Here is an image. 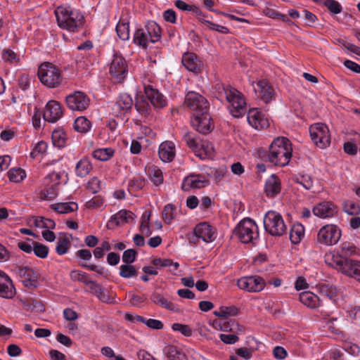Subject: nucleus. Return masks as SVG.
I'll use <instances>...</instances> for the list:
<instances>
[{
  "label": "nucleus",
  "instance_id": "f257e3e1",
  "mask_svg": "<svg viewBox=\"0 0 360 360\" xmlns=\"http://www.w3.org/2000/svg\"><path fill=\"white\" fill-rule=\"evenodd\" d=\"M292 152L290 141L285 137H278L269 147L268 159L275 165L284 167L289 163Z\"/></svg>",
  "mask_w": 360,
  "mask_h": 360
},
{
  "label": "nucleus",
  "instance_id": "f03ea898",
  "mask_svg": "<svg viewBox=\"0 0 360 360\" xmlns=\"http://www.w3.org/2000/svg\"><path fill=\"white\" fill-rule=\"evenodd\" d=\"M58 25L70 32H76L84 22L83 15L70 8H58L56 11Z\"/></svg>",
  "mask_w": 360,
  "mask_h": 360
},
{
  "label": "nucleus",
  "instance_id": "7ed1b4c3",
  "mask_svg": "<svg viewBox=\"0 0 360 360\" xmlns=\"http://www.w3.org/2000/svg\"><path fill=\"white\" fill-rule=\"evenodd\" d=\"M356 247L350 242H344L339 246L337 252H331L326 255V262L335 269L342 266L347 262L353 261L349 257L356 255Z\"/></svg>",
  "mask_w": 360,
  "mask_h": 360
},
{
  "label": "nucleus",
  "instance_id": "20e7f679",
  "mask_svg": "<svg viewBox=\"0 0 360 360\" xmlns=\"http://www.w3.org/2000/svg\"><path fill=\"white\" fill-rule=\"evenodd\" d=\"M37 74L41 82L49 88H56L61 84L60 71L51 63H43L39 67Z\"/></svg>",
  "mask_w": 360,
  "mask_h": 360
},
{
  "label": "nucleus",
  "instance_id": "39448f33",
  "mask_svg": "<svg viewBox=\"0 0 360 360\" xmlns=\"http://www.w3.org/2000/svg\"><path fill=\"white\" fill-rule=\"evenodd\" d=\"M243 243H253L259 237L258 227L251 219H244L238 224L233 231Z\"/></svg>",
  "mask_w": 360,
  "mask_h": 360
},
{
  "label": "nucleus",
  "instance_id": "423d86ee",
  "mask_svg": "<svg viewBox=\"0 0 360 360\" xmlns=\"http://www.w3.org/2000/svg\"><path fill=\"white\" fill-rule=\"evenodd\" d=\"M264 226L266 231L273 236H281L287 232L282 216L274 211H269L265 214Z\"/></svg>",
  "mask_w": 360,
  "mask_h": 360
},
{
  "label": "nucleus",
  "instance_id": "0eeeda50",
  "mask_svg": "<svg viewBox=\"0 0 360 360\" xmlns=\"http://www.w3.org/2000/svg\"><path fill=\"white\" fill-rule=\"evenodd\" d=\"M312 141L320 148H325L330 143V136L328 127L323 123H316L309 128Z\"/></svg>",
  "mask_w": 360,
  "mask_h": 360
},
{
  "label": "nucleus",
  "instance_id": "6e6552de",
  "mask_svg": "<svg viewBox=\"0 0 360 360\" xmlns=\"http://www.w3.org/2000/svg\"><path fill=\"white\" fill-rule=\"evenodd\" d=\"M184 105L188 108L194 116L195 112H203L209 110L210 104L207 100L198 93L188 92L185 97Z\"/></svg>",
  "mask_w": 360,
  "mask_h": 360
},
{
  "label": "nucleus",
  "instance_id": "1a4fd4ad",
  "mask_svg": "<svg viewBox=\"0 0 360 360\" xmlns=\"http://www.w3.org/2000/svg\"><path fill=\"white\" fill-rule=\"evenodd\" d=\"M341 237L340 229L334 224H327L323 226L318 232V243L325 245L336 244Z\"/></svg>",
  "mask_w": 360,
  "mask_h": 360
},
{
  "label": "nucleus",
  "instance_id": "9d476101",
  "mask_svg": "<svg viewBox=\"0 0 360 360\" xmlns=\"http://www.w3.org/2000/svg\"><path fill=\"white\" fill-rule=\"evenodd\" d=\"M193 127L199 133L207 134L214 129V124L209 110L201 112H195L191 120Z\"/></svg>",
  "mask_w": 360,
  "mask_h": 360
},
{
  "label": "nucleus",
  "instance_id": "9b49d317",
  "mask_svg": "<svg viewBox=\"0 0 360 360\" xmlns=\"http://www.w3.org/2000/svg\"><path fill=\"white\" fill-rule=\"evenodd\" d=\"M14 271L20 278L25 287L30 290H34L38 286L39 275L32 269L27 266H18L15 268Z\"/></svg>",
  "mask_w": 360,
  "mask_h": 360
},
{
  "label": "nucleus",
  "instance_id": "f8f14e48",
  "mask_svg": "<svg viewBox=\"0 0 360 360\" xmlns=\"http://www.w3.org/2000/svg\"><path fill=\"white\" fill-rule=\"evenodd\" d=\"M66 104L72 110L83 111L86 110L89 104L90 99L82 91H75L66 96Z\"/></svg>",
  "mask_w": 360,
  "mask_h": 360
},
{
  "label": "nucleus",
  "instance_id": "ddd939ff",
  "mask_svg": "<svg viewBox=\"0 0 360 360\" xmlns=\"http://www.w3.org/2000/svg\"><path fill=\"white\" fill-rule=\"evenodd\" d=\"M237 285L240 289L248 292H259L264 289L265 282L259 276H248L238 279Z\"/></svg>",
  "mask_w": 360,
  "mask_h": 360
},
{
  "label": "nucleus",
  "instance_id": "4468645a",
  "mask_svg": "<svg viewBox=\"0 0 360 360\" xmlns=\"http://www.w3.org/2000/svg\"><path fill=\"white\" fill-rule=\"evenodd\" d=\"M110 73L117 82H122L127 74V63L124 58L115 55L110 65Z\"/></svg>",
  "mask_w": 360,
  "mask_h": 360
},
{
  "label": "nucleus",
  "instance_id": "2eb2a0df",
  "mask_svg": "<svg viewBox=\"0 0 360 360\" xmlns=\"http://www.w3.org/2000/svg\"><path fill=\"white\" fill-rule=\"evenodd\" d=\"M227 101L231 104L230 112L233 117L239 118L246 113V103L238 90L236 94H232V96L227 98Z\"/></svg>",
  "mask_w": 360,
  "mask_h": 360
},
{
  "label": "nucleus",
  "instance_id": "dca6fc26",
  "mask_svg": "<svg viewBox=\"0 0 360 360\" xmlns=\"http://www.w3.org/2000/svg\"><path fill=\"white\" fill-rule=\"evenodd\" d=\"M247 119L248 123L256 129H266L270 125L269 118L256 108L248 111Z\"/></svg>",
  "mask_w": 360,
  "mask_h": 360
},
{
  "label": "nucleus",
  "instance_id": "f3484780",
  "mask_svg": "<svg viewBox=\"0 0 360 360\" xmlns=\"http://www.w3.org/2000/svg\"><path fill=\"white\" fill-rule=\"evenodd\" d=\"M63 115V111L60 103L56 101H50L46 105L43 113V117L45 121L49 122H56Z\"/></svg>",
  "mask_w": 360,
  "mask_h": 360
},
{
  "label": "nucleus",
  "instance_id": "a211bd4d",
  "mask_svg": "<svg viewBox=\"0 0 360 360\" xmlns=\"http://www.w3.org/2000/svg\"><path fill=\"white\" fill-rule=\"evenodd\" d=\"M194 233L195 237L201 238L205 243H210L216 238L214 229L206 222L198 224L194 229Z\"/></svg>",
  "mask_w": 360,
  "mask_h": 360
},
{
  "label": "nucleus",
  "instance_id": "6ab92c4d",
  "mask_svg": "<svg viewBox=\"0 0 360 360\" xmlns=\"http://www.w3.org/2000/svg\"><path fill=\"white\" fill-rule=\"evenodd\" d=\"M337 212V206L329 201L320 202L313 208L314 214L321 218L332 217Z\"/></svg>",
  "mask_w": 360,
  "mask_h": 360
},
{
  "label": "nucleus",
  "instance_id": "aec40b11",
  "mask_svg": "<svg viewBox=\"0 0 360 360\" xmlns=\"http://www.w3.org/2000/svg\"><path fill=\"white\" fill-rule=\"evenodd\" d=\"M207 185L203 176L200 174H191L184 178L181 189L184 191H189L191 188H202Z\"/></svg>",
  "mask_w": 360,
  "mask_h": 360
},
{
  "label": "nucleus",
  "instance_id": "412c9836",
  "mask_svg": "<svg viewBox=\"0 0 360 360\" xmlns=\"http://www.w3.org/2000/svg\"><path fill=\"white\" fill-rule=\"evenodd\" d=\"M144 91L146 97L155 108H162L167 105L165 96L152 86H145Z\"/></svg>",
  "mask_w": 360,
  "mask_h": 360
},
{
  "label": "nucleus",
  "instance_id": "4be33fe9",
  "mask_svg": "<svg viewBox=\"0 0 360 360\" xmlns=\"http://www.w3.org/2000/svg\"><path fill=\"white\" fill-rule=\"evenodd\" d=\"M15 294V290L11 278L0 270V297L12 298Z\"/></svg>",
  "mask_w": 360,
  "mask_h": 360
},
{
  "label": "nucleus",
  "instance_id": "5701e85b",
  "mask_svg": "<svg viewBox=\"0 0 360 360\" xmlns=\"http://www.w3.org/2000/svg\"><path fill=\"white\" fill-rule=\"evenodd\" d=\"M337 269L343 274L353 278L360 283V261L354 259L349 263L347 262Z\"/></svg>",
  "mask_w": 360,
  "mask_h": 360
},
{
  "label": "nucleus",
  "instance_id": "b1692460",
  "mask_svg": "<svg viewBox=\"0 0 360 360\" xmlns=\"http://www.w3.org/2000/svg\"><path fill=\"white\" fill-rule=\"evenodd\" d=\"M158 154L164 162H170L175 157V147L172 141H165L160 145Z\"/></svg>",
  "mask_w": 360,
  "mask_h": 360
},
{
  "label": "nucleus",
  "instance_id": "393cba45",
  "mask_svg": "<svg viewBox=\"0 0 360 360\" xmlns=\"http://www.w3.org/2000/svg\"><path fill=\"white\" fill-rule=\"evenodd\" d=\"M281 181L276 175L272 174L266 179L264 186V192L267 197L274 198L281 192Z\"/></svg>",
  "mask_w": 360,
  "mask_h": 360
},
{
  "label": "nucleus",
  "instance_id": "a878e982",
  "mask_svg": "<svg viewBox=\"0 0 360 360\" xmlns=\"http://www.w3.org/2000/svg\"><path fill=\"white\" fill-rule=\"evenodd\" d=\"M257 89L255 88L256 93H259V96L266 103L269 102L274 95V89L265 80H260L257 84Z\"/></svg>",
  "mask_w": 360,
  "mask_h": 360
},
{
  "label": "nucleus",
  "instance_id": "bb28decb",
  "mask_svg": "<svg viewBox=\"0 0 360 360\" xmlns=\"http://www.w3.org/2000/svg\"><path fill=\"white\" fill-rule=\"evenodd\" d=\"M299 300L303 304L313 309L322 305V300L320 297L309 291L300 293Z\"/></svg>",
  "mask_w": 360,
  "mask_h": 360
},
{
  "label": "nucleus",
  "instance_id": "cd10ccee",
  "mask_svg": "<svg viewBox=\"0 0 360 360\" xmlns=\"http://www.w3.org/2000/svg\"><path fill=\"white\" fill-rule=\"evenodd\" d=\"M214 323L217 325L221 330L225 332L243 333L245 330V328L234 320H222L219 322L214 321Z\"/></svg>",
  "mask_w": 360,
  "mask_h": 360
},
{
  "label": "nucleus",
  "instance_id": "c85d7f7f",
  "mask_svg": "<svg viewBox=\"0 0 360 360\" xmlns=\"http://www.w3.org/2000/svg\"><path fill=\"white\" fill-rule=\"evenodd\" d=\"M182 63L185 68L191 72H198L200 70V61L197 56L193 53H186L182 56Z\"/></svg>",
  "mask_w": 360,
  "mask_h": 360
},
{
  "label": "nucleus",
  "instance_id": "c756f323",
  "mask_svg": "<svg viewBox=\"0 0 360 360\" xmlns=\"http://www.w3.org/2000/svg\"><path fill=\"white\" fill-rule=\"evenodd\" d=\"M150 300L155 304L162 308L167 309L169 311H176V306L172 302L167 300L160 292L154 291L150 297Z\"/></svg>",
  "mask_w": 360,
  "mask_h": 360
},
{
  "label": "nucleus",
  "instance_id": "7c9ffc66",
  "mask_svg": "<svg viewBox=\"0 0 360 360\" xmlns=\"http://www.w3.org/2000/svg\"><path fill=\"white\" fill-rule=\"evenodd\" d=\"M146 32L150 42L155 43L161 37V28L155 21H149L143 28Z\"/></svg>",
  "mask_w": 360,
  "mask_h": 360
},
{
  "label": "nucleus",
  "instance_id": "2f4dec72",
  "mask_svg": "<svg viewBox=\"0 0 360 360\" xmlns=\"http://www.w3.org/2000/svg\"><path fill=\"white\" fill-rule=\"evenodd\" d=\"M91 292L96 295V297L104 302H108L110 300L109 295L106 293L102 285L96 281L90 280L89 284Z\"/></svg>",
  "mask_w": 360,
  "mask_h": 360
},
{
  "label": "nucleus",
  "instance_id": "473e14b6",
  "mask_svg": "<svg viewBox=\"0 0 360 360\" xmlns=\"http://www.w3.org/2000/svg\"><path fill=\"white\" fill-rule=\"evenodd\" d=\"M51 207L59 214H68L77 210L78 205L75 202H58L52 204Z\"/></svg>",
  "mask_w": 360,
  "mask_h": 360
},
{
  "label": "nucleus",
  "instance_id": "72a5a7b5",
  "mask_svg": "<svg viewBox=\"0 0 360 360\" xmlns=\"http://www.w3.org/2000/svg\"><path fill=\"white\" fill-rule=\"evenodd\" d=\"M214 153L213 144L207 141H201L199 143L198 152H196L195 155L200 159H205L211 157Z\"/></svg>",
  "mask_w": 360,
  "mask_h": 360
},
{
  "label": "nucleus",
  "instance_id": "f704fd0d",
  "mask_svg": "<svg viewBox=\"0 0 360 360\" xmlns=\"http://www.w3.org/2000/svg\"><path fill=\"white\" fill-rule=\"evenodd\" d=\"M164 352L169 360H188L186 355L173 345L167 346L164 349Z\"/></svg>",
  "mask_w": 360,
  "mask_h": 360
},
{
  "label": "nucleus",
  "instance_id": "c9c22d12",
  "mask_svg": "<svg viewBox=\"0 0 360 360\" xmlns=\"http://www.w3.org/2000/svg\"><path fill=\"white\" fill-rule=\"evenodd\" d=\"M92 169L91 164L87 158H83L76 165L75 172L77 176L84 177Z\"/></svg>",
  "mask_w": 360,
  "mask_h": 360
},
{
  "label": "nucleus",
  "instance_id": "e433bc0d",
  "mask_svg": "<svg viewBox=\"0 0 360 360\" xmlns=\"http://www.w3.org/2000/svg\"><path fill=\"white\" fill-rule=\"evenodd\" d=\"M320 294V299L322 300V302L324 299H328L334 301L337 297V289L333 285H322L319 287V290Z\"/></svg>",
  "mask_w": 360,
  "mask_h": 360
},
{
  "label": "nucleus",
  "instance_id": "4c0bfd02",
  "mask_svg": "<svg viewBox=\"0 0 360 360\" xmlns=\"http://www.w3.org/2000/svg\"><path fill=\"white\" fill-rule=\"evenodd\" d=\"M133 105V100L127 94H122L119 96L115 106L123 111L129 110Z\"/></svg>",
  "mask_w": 360,
  "mask_h": 360
},
{
  "label": "nucleus",
  "instance_id": "58836bf2",
  "mask_svg": "<svg viewBox=\"0 0 360 360\" xmlns=\"http://www.w3.org/2000/svg\"><path fill=\"white\" fill-rule=\"evenodd\" d=\"M70 241L68 237L65 234L62 233L59 236L57 240L56 247V251L59 255H65L68 252V250L70 246Z\"/></svg>",
  "mask_w": 360,
  "mask_h": 360
},
{
  "label": "nucleus",
  "instance_id": "ea45409f",
  "mask_svg": "<svg viewBox=\"0 0 360 360\" xmlns=\"http://www.w3.org/2000/svg\"><path fill=\"white\" fill-rule=\"evenodd\" d=\"M149 37L143 28L138 29L134 34V42L137 45L147 49Z\"/></svg>",
  "mask_w": 360,
  "mask_h": 360
},
{
  "label": "nucleus",
  "instance_id": "a19ab883",
  "mask_svg": "<svg viewBox=\"0 0 360 360\" xmlns=\"http://www.w3.org/2000/svg\"><path fill=\"white\" fill-rule=\"evenodd\" d=\"M135 108L140 114L143 115L146 117L150 114V105L148 101L143 96L136 98Z\"/></svg>",
  "mask_w": 360,
  "mask_h": 360
},
{
  "label": "nucleus",
  "instance_id": "79ce46f5",
  "mask_svg": "<svg viewBox=\"0 0 360 360\" xmlns=\"http://www.w3.org/2000/svg\"><path fill=\"white\" fill-rule=\"evenodd\" d=\"M91 122L85 117H77L74 123V128L77 131L81 133L87 132L91 128Z\"/></svg>",
  "mask_w": 360,
  "mask_h": 360
},
{
  "label": "nucleus",
  "instance_id": "37998d69",
  "mask_svg": "<svg viewBox=\"0 0 360 360\" xmlns=\"http://www.w3.org/2000/svg\"><path fill=\"white\" fill-rule=\"evenodd\" d=\"M114 154V150L111 148H99L95 150L92 155L93 157L98 160L106 161L112 157Z\"/></svg>",
  "mask_w": 360,
  "mask_h": 360
},
{
  "label": "nucleus",
  "instance_id": "c03bdc74",
  "mask_svg": "<svg viewBox=\"0 0 360 360\" xmlns=\"http://www.w3.org/2000/svg\"><path fill=\"white\" fill-rule=\"evenodd\" d=\"M214 89L217 91L220 97H225L227 100L228 98L232 96V94H236V89L232 88L229 85H225L222 83H217L214 86Z\"/></svg>",
  "mask_w": 360,
  "mask_h": 360
},
{
  "label": "nucleus",
  "instance_id": "a18cd8bd",
  "mask_svg": "<svg viewBox=\"0 0 360 360\" xmlns=\"http://www.w3.org/2000/svg\"><path fill=\"white\" fill-rule=\"evenodd\" d=\"M27 240L32 241L33 245V252L37 257L44 259L48 256L49 248L46 245L34 240H32L30 238H27Z\"/></svg>",
  "mask_w": 360,
  "mask_h": 360
},
{
  "label": "nucleus",
  "instance_id": "49530a36",
  "mask_svg": "<svg viewBox=\"0 0 360 360\" xmlns=\"http://www.w3.org/2000/svg\"><path fill=\"white\" fill-rule=\"evenodd\" d=\"M138 271L135 266L131 264H123L120 266V276L124 278L136 277Z\"/></svg>",
  "mask_w": 360,
  "mask_h": 360
},
{
  "label": "nucleus",
  "instance_id": "de8ad7c7",
  "mask_svg": "<svg viewBox=\"0 0 360 360\" xmlns=\"http://www.w3.org/2000/svg\"><path fill=\"white\" fill-rule=\"evenodd\" d=\"M343 211L349 215L356 216L360 212V206L353 200H345L343 202Z\"/></svg>",
  "mask_w": 360,
  "mask_h": 360
},
{
  "label": "nucleus",
  "instance_id": "09e8293b",
  "mask_svg": "<svg viewBox=\"0 0 360 360\" xmlns=\"http://www.w3.org/2000/svg\"><path fill=\"white\" fill-rule=\"evenodd\" d=\"M303 236L304 229L302 226H293L290 230V239L291 242L294 244L299 243Z\"/></svg>",
  "mask_w": 360,
  "mask_h": 360
},
{
  "label": "nucleus",
  "instance_id": "8fccbe9b",
  "mask_svg": "<svg viewBox=\"0 0 360 360\" xmlns=\"http://www.w3.org/2000/svg\"><path fill=\"white\" fill-rule=\"evenodd\" d=\"M9 180L13 182L19 183L26 176L25 172L20 168L11 169L8 172Z\"/></svg>",
  "mask_w": 360,
  "mask_h": 360
},
{
  "label": "nucleus",
  "instance_id": "3c124183",
  "mask_svg": "<svg viewBox=\"0 0 360 360\" xmlns=\"http://www.w3.org/2000/svg\"><path fill=\"white\" fill-rule=\"evenodd\" d=\"M116 32L119 38L126 41L129 38V25L128 22H119L116 26Z\"/></svg>",
  "mask_w": 360,
  "mask_h": 360
},
{
  "label": "nucleus",
  "instance_id": "603ef678",
  "mask_svg": "<svg viewBox=\"0 0 360 360\" xmlns=\"http://www.w3.org/2000/svg\"><path fill=\"white\" fill-rule=\"evenodd\" d=\"M51 138L55 146L62 148L65 146L66 134L63 131L54 130L52 133Z\"/></svg>",
  "mask_w": 360,
  "mask_h": 360
},
{
  "label": "nucleus",
  "instance_id": "864d4df0",
  "mask_svg": "<svg viewBox=\"0 0 360 360\" xmlns=\"http://www.w3.org/2000/svg\"><path fill=\"white\" fill-rule=\"evenodd\" d=\"M70 276L72 281H79L85 285L89 284L91 280L86 273L79 270H72L70 274Z\"/></svg>",
  "mask_w": 360,
  "mask_h": 360
},
{
  "label": "nucleus",
  "instance_id": "5fc2aeb1",
  "mask_svg": "<svg viewBox=\"0 0 360 360\" xmlns=\"http://www.w3.org/2000/svg\"><path fill=\"white\" fill-rule=\"evenodd\" d=\"M175 217V207L172 204H167L165 206L162 211V219L164 221L169 224Z\"/></svg>",
  "mask_w": 360,
  "mask_h": 360
},
{
  "label": "nucleus",
  "instance_id": "6e6d98bb",
  "mask_svg": "<svg viewBox=\"0 0 360 360\" xmlns=\"http://www.w3.org/2000/svg\"><path fill=\"white\" fill-rule=\"evenodd\" d=\"M34 225L40 229H53L56 226V223L51 219L39 217L35 219Z\"/></svg>",
  "mask_w": 360,
  "mask_h": 360
},
{
  "label": "nucleus",
  "instance_id": "4d7b16f0",
  "mask_svg": "<svg viewBox=\"0 0 360 360\" xmlns=\"http://www.w3.org/2000/svg\"><path fill=\"white\" fill-rule=\"evenodd\" d=\"M148 172L152 181L156 186H158L163 182L162 172L160 169L156 167H150Z\"/></svg>",
  "mask_w": 360,
  "mask_h": 360
},
{
  "label": "nucleus",
  "instance_id": "13d9d810",
  "mask_svg": "<svg viewBox=\"0 0 360 360\" xmlns=\"http://www.w3.org/2000/svg\"><path fill=\"white\" fill-rule=\"evenodd\" d=\"M58 195L56 187L51 185L48 188L40 192V198L42 200H51Z\"/></svg>",
  "mask_w": 360,
  "mask_h": 360
},
{
  "label": "nucleus",
  "instance_id": "bf43d9fd",
  "mask_svg": "<svg viewBox=\"0 0 360 360\" xmlns=\"http://www.w3.org/2000/svg\"><path fill=\"white\" fill-rule=\"evenodd\" d=\"M146 300L147 295L145 294L142 295L132 294L131 295H130L129 302L130 305L132 307L141 308L142 307L143 304L146 301Z\"/></svg>",
  "mask_w": 360,
  "mask_h": 360
},
{
  "label": "nucleus",
  "instance_id": "052dcab7",
  "mask_svg": "<svg viewBox=\"0 0 360 360\" xmlns=\"http://www.w3.org/2000/svg\"><path fill=\"white\" fill-rule=\"evenodd\" d=\"M61 175L55 172L49 174L44 179V184L45 186L53 185L55 187L59 184Z\"/></svg>",
  "mask_w": 360,
  "mask_h": 360
},
{
  "label": "nucleus",
  "instance_id": "680f3d73",
  "mask_svg": "<svg viewBox=\"0 0 360 360\" xmlns=\"http://www.w3.org/2000/svg\"><path fill=\"white\" fill-rule=\"evenodd\" d=\"M184 139L186 141L187 146L192 149L195 154L196 152H198L199 143L195 138L192 136L191 133L187 132L185 134Z\"/></svg>",
  "mask_w": 360,
  "mask_h": 360
},
{
  "label": "nucleus",
  "instance_id": "e2e57ef3",
  "mask_svg": "<svg viewBox=\"0 0 360 360\" xmlns=\"http://www.w3.org/2000/svg\"><path fill=\"white\" fill-rule=\"evenodd\" d=\"M137 252L134 249L126 250L122 254V262L124 264H131L135 262Z\"/></svg>",
  "mask_w": 360,
  "mask_h": 360
},
{
  "label": "nucleus",
  "instance_id": "0e129e2a",
  "mask_svg": "<svg viewBox=\"0 0 360 360\" xmlns=\"http://www.w3.org/2000/svg\"><path fill=\"white\" fill-rule=\"evenodd\" d=\"M172 328L175 331L180 332L186 337H190L193 333L192 329L188 325L176 323L172 325Z\"/></svg>",
  "mask_w": 360,
  "mask_h": 360
},
{
  "label": "nucleus",
  "instance_id": "69168bd1",
  "mask_svg": "<svg viewBox=\"0 0 360 360\" xmlns=\"http://www.w3.org/2000/svg\"><path fill=\"white\" fill-rule=\"evenodd\" d=\"M324 6L328 9V11L330 13L333 14H338L342 11V6L338 1L335 0L325 1Z\"/></svg>",
  "mask_w": 360,
  "mask_h": 360
},
{
  "label": "nucleus",
  "instance_id": "338daca9",
  "mask_svg": "<svg viewBox=\"0 0 360 360\" xmlns=\"http://www.w3.org/2000/svg\"><path fill=\"white\" fill-rule=\"evenodd\" d=\"M144 185L145 181L141 177L134 178L129 183V189L130 191H137L142 189Z\"/></svg>",
  "mask_w": 360,
  "mask_h": 360
},
{
  "label": "nucleus",
  "instance_id": "774afa93",
  "mask_svg": "<svg viewBox=\"0 0 360 360\" xmlns=\"http://www.w3.org/2000/svg\"><path fill=\"white\" fill-rule=\"evenodd\" d=\"M2 58L5 62L11 63H17L19 60V58L13 51L6 49H4L2 51Z\"/></svg>",
  "mask_w": 360,
  "mask_h": 360
}]
</instances>
